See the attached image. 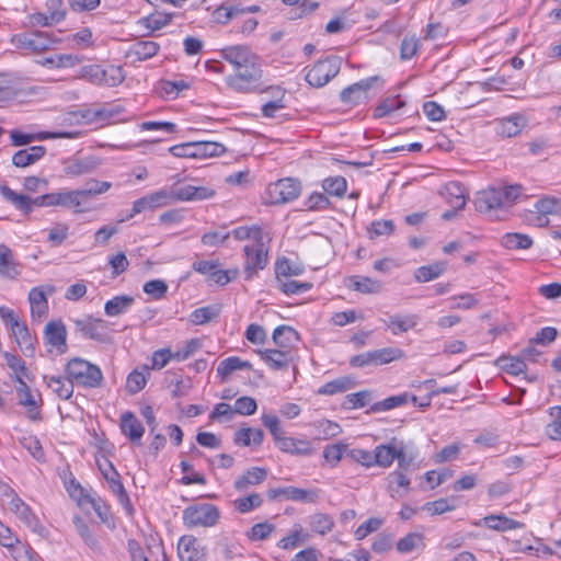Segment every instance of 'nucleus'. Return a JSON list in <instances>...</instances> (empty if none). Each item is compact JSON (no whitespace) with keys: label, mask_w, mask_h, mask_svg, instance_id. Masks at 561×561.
<instances>
[{"label":"nucleus","mask_w":561,"mask_h":561,"mask_svg":"<svg viewBox=\"0 0 561 561\" xmlns=\"http://www.w3.org/2000/svg\"><path fill=\"white\" fill-rule=\"evenodd\" d=\"M72 79H80L87 82L117 87L124 79L125 75L121 66L110 65L102 68L96 64L84 61L82 57L72 55Z\"/></svg>","instance_id":"f257e3e1"},{"label":"nucleus","mask_w":561,"mask_h":561,"mask_svg":"<svg viewBox=\"0 0 561 561\" xmlns=\"http://www.w3.org/2000/svg\"><path fill=\"white\" fill-rule=\"evenodd\" d=\"M519 184L489 187L477 193L474 206L479 213L491 214L494 210L507 209L522 194Z\"/></svg>","instance_id":"f03ea898"},{"label":"nucleus","mask_w":561,"mask_h":561,"mask_svg":"<svg viewBox=\"0 0 561 561\" xmlns=\"http://www.w3.org/2000/svg\"><path fill=\"white\" fill-rule=\"evenodd\" d=\"M261 422L268 430L275 445L280 451L304 457L312 455L313 447L311 442L306 438L286 436L277 415L263 413L261 415Z\"/></svg>","instance_id":"7ed1b4c3"},{"label":"nucleus","mask_w":561,"mask_h":561,"mask_svg":"<svg viewBox=\"0 0 561 561\" xmlns=\"http://www.w3.org/2000/svg\"><path fill=\"white\" fill-rule=\"evenodd\" d=\"M262 70L257 56L250 59L234 69L232 75L226 77L225 81L228 88L236 92L248 93L252 91L255 83L261 79Z\"/></svg>","instance_id":"20e7f679"},{"label":"nucleus","mask_w":561,"mask_h":561,"mask_svg":"<svg viewBox=\"0 0 561 561\" xmlns=\"http://www.w3.org/2000/svg\"><path fill=\"white\" fill-rule=\"evenodd\" d=\"M169 152L176 158L208 159L220 157L226 147L217 141H188L169 148Z\"/></svg>","instance_id":"39448f33"},{"label":"nucleus","mask_w":561,"mask_h":561,"mask_svg":"<svg viewBox=\"0 0 561 561\" xmlns=\"http://www.w3.org/2000/svg\"><path fill=\"white\" fill-rule=\"evenodd\" d=\"M111 187V182L89 180L82 188L72 191V213L81 214L95 210V196L107 192Z\"/></svg>","instance_id":"423d86ee"},{"label":"nucleus","mask_w":561,"mask_h":561,"mask_svg":"<svg viewBox=\"0 0 561 561\" xmlns=\"http://www.w3.org/2000/svg\"><path fill=\"white\" fill-rule=\"evenodd\" d=\"M72 500L87 516H90L91 513L94 512L103 523L107 522L110 515L108 507L100 497L95 496L91 489L83 488L73 478Z\"/></svg>","instance_id":"0eeeda50"},{"label":"nucleus","mask_w":561,"mask_h":561,"mask_svg":"<svg viewBox=\"0 0 561 561\" xmlns=\"http://www.w3.org/2000/svg\"><path fill=\"white\" fill-rule=\"evenodd\" d=\"M183 523L188 528L213 527L220 518L219 508L210 503H198L187 506L183 511Z\"/></svg>","instance_id":"6e6552de"},{"label":"nucleus","mask_w":561,"mask_h":561,"mask_svg":"<svg viewBox=\"0 0 561 561\" xmlns=\"http://www.w3.org/2000/svg\"><path fill=\"white\" fill-rule=\"evenodd\" d=\"M96 465L103 478L108 483V488L112 491V493L117 497L118 502L130 515L134 512V507L130 503L128 493L126 492L125 486L122 482L121 474L118 473L112 461L105 457H102L101 459H96Z\"/></svg>","instance_id":"1a4fd4ad"},{"label":"nucleus","mask_w":561,"mask_h":561,"mask_svg":"<svg viewBox=\"0 0 561 561\" xmlns=\"http://www.w3.org/2000/svg\"><path fill=\"white\" fill-rule=\"evenodd\" d=\"M103 381V373L94 365L80 357H72V385L93 389L99 388Z\"/></svg>","instance_id":"9d476101"},{"label":"nucleus","mask_w":561,"mask_h":561,"mask_svg":"<svg viewBox=\"0 0 561 561\" xmlns=\"http://www.w3.org/2000/svg\"><path fill=\"white\" fill-rule=\"evenodd\" d=\"M340 58L328 57L312 65L307 70L305 79L311 87L322 88L340 72Z\"/></svg>","instance_id":"9b49d317"},{"label":"nucleus","mask_w":561,"mask_h":561,"mask_svg":"<svg viewBox=\"0 0 561 561\" xmlns=\"http://www.w3.org/2000/svg\"><path fill=\"white\" fill-rule=\"evenodd\" d=\"M383 79L380 76H371L362 79L346 88L340 93L342 103L346 105H357L364 102L367 98V92L374 87L382 88Z\"/></svg>","instance_id":"f8f14e48"},{"label":"nucleus","mask_w":561,"mask_h":561,"mask_svg":"<svg viewBox=\"0 0 561 561\" xmlns=\"http://www.w3.org/2000/svg\"><path fill=\"white\" fill-rule=\"evenodd\" d=\"M299 181L290 178L280 179L266 187V196L271 204H285L295 201L300 194Z\"/></svg>","instance_id":"ddd939ff"},{"label":"nucleus","mask_w":561,"mask_h":561,"mask_svg":"<svg viewBox=\"0 0 561 561\" xmlns=\"http://www.w3.org/2000/svg\"><path fill=\"white\" fill-rule=\"evenodd\" d=\"M243 252L245 256L244 273L247 278L250 279L257 271L264 270L267 265L268 247L262 238L254 243L244 245Z\"/></svg>","instance_id":"4468645a"},{"label":"nucleus","mask_w":561,"mask_h":561,"mask_svg":"<svg viewBox=\"0 0 561 561\" xmlns=\"http://www.w3.org/2000/svg\"><path fill=\"white\" fill-rule=\"evenodd\" d=\"M9 510L32 531L45 536L47 530L41 524L38 517L34 514L32 508L18 495H14L10 503Z\"/></svg>","instance_id":"2eb2a0df"},{"label":"nucleus","mask_w":561,"mask_h":561,"mask_svg":"<svg viewBox=\"0 0 561 561\" xmlns=\"http://www.w3.org/2000/svg\"><path fill=\"white\" fill-rule=\"evenodd\" d=\"M27 381L23 380L15 385L16 398L19 404L26 409L27 417L36 421L41 417V394L36 390H32Z\"/></svg>","instance_id":"dca6fc26"},{"label":"nucleus","mask_w":561,"mask_h":561,"mask_svg":"<svg viewBox=\"0 0 561 561\" xmlns=\"http://www.w3.org/2000/svg\"><path fill=\"white\" fill-rule=\"evenodd\" d=\"M172 201V193L168 190H159L152 192L148 195H145L133 203L131 211L127 216V219L133 218L134 216L147 211L153 210L156 208H160L167 206Z\"/></svg>","instance_id":"f3484780"},{"label":"nucleus","mask_w":561,"mask_h":561,"mask_svg":"<svg viewBox=\"0 0 561 561\" xmlns=\"http://www.w3.org/2000/svg\"><path fill=\"white\" fill-rule=\"evenodd\" d=\"M0 194L4 201L25 214L31 213L35 207H46L44 195L31 198L24 194L14 192L7 185L0 186Z\"/></svg>","instance_id":"a211bd4d"},{"label":"nucleus","mask_w":561,"mask_h":561,"mask_svg":"<svg viewBox=\"0 0 561 561\" xmlns=\"http://www.w3.org/2000/svg\"><path fill=\"white\" fill-rule=\"evenodd\" d=\"M76 327L87 339L102 343L110 340L108 325L103 319L88 318L85 320H77Z\"/></svg>","instance_id":"6ab92c4d"},{"label":"nucleus","mask_w":561,"mask_h":561,"mask_svg":"<svg viewBox=\"0 0 561 561\" xmlns=\"http://www.w3.org/2000/svg\"><path fill=\"white\" fill-rule=\"evenodd\" d=\"M267 495L271 500L284 497L286 500L306 503H314L318 500V493L314 490H306L291 485L270 489Z\"/></svg>","instance_id":"aec40b11"},{"label":"nucleus","mask_w":561,"mask_h":561,"mask_svg":"<svg viewBox=\"0 0 561 561\" xmlns=\"http://www.w3.org/2000/svg\"><path fill=\"white\" fill-rule=\"evenodd\" d=\"M31 319L34 323L41 324L48 316V300L43 287H34L28 293Z\"/></svg>","instance_id":"412c9836"},{"label":"nucleus","mask_w":561,"mask_h":561,"mask_svg":"<svg viewBox=\"0 0 561 561\" xmlns=\"http://www.w3.org/2000/svg\"><path fill=\"white\" fill-rule=\"evenodd\" d=\"M46 343L56 350L57 354H64L67 351V329L60 321H50L45 327Z\"/></svg>","instance_id":"4be33fe9"},{"label":"nucleus","mask_w":561,"mask_h":561,"mask_svg":"<svg viewBox=\"0 0 561 561\" xmlns=\"http://www.w3.org/2000/svg\"><path fill=\"white\" fill-rule=\"evenodd\" d=\"M267 477V471L261 467H252L239 476L233 488L239 493L248 492L252 486L261 484Z\"/></svg>","instance_id":"5701e85b"},{"label":"nucleus","mask_w":561,"mask_h":561,"mask_svg":"<svg viewBox=\"0 0 561 561\" xmlns=\"http://www.w3.org/2000/svg\"><path fill=\"white\" fill-rule=\"evenodd\" d=\"M172 193V201H204L209 199L215 195V191L208 186H195L192 184H187L176 188L175 191H170Z\"/></svg>","instance_id":"b1692460"},{"label":"nucleus","mask_w":561,"mask_h":561,"mask_svg":"<svg viewBox=\"0 0 561 561\" xmlns=\"http://www.w3.org/2000/svg\"><path fill=\"white\" fill-rule=\"evenodd\" d=\"M178 556L181 561H203L204 550L193 536H182L178 542Z\"/></svg>","instance_id":"393cba45"},{"label":"nucleus","mask_w":561,"mask_h":561,"mask_svg":"<svg viewBox=\"0 0 561 561\" xmlns=\"http://www.w3.org/2000/svg\"><path fill=\"white\" fill-rule=\"evenodd\" d=\"M263 92L271 93L273 100L262 104L261 114L265 118H274L277 113L286 107L285 94L286 91L279 85L268 87Z\"/></svg>","instance_id":"a878e982"},{"label":"nucleus","mask_w":561,"mask_h":561,"mask_svg":"<svg viewBox=\"0 0 561 561\" xmlns=\"http://www.w3.org/2000/svg\"><path fill=\"white\" fill-rule=\"evenodd\" d=\"M119 427L122 433L133 443H139L145 433L144 425L130 411H126L121 415Z\"/></svg>","instance_id":"bb28decb"},{"label":"nucleus","mask_w":561,"mask_h":561,"mask_svg":"<svg viewBox=\"0 0 561 561\" xmlns=\"http://www.w3.org/2000/svg\"><path fill=\"white\" fill-rule=\"evenodd\" d=\"M440 195L451 208L462 209L466 206L467 196L461 183L450 181L444 185Z\"/></svg>","instance_id":"cd10ccee"},{"label":"nucleus","mask_w":561,"mask_h":561,"mask_svg":"<svg viewBox=\"0 0 561 561\" xmlns=\"http://www.w3.org/2000/svg\"><path fill=\"white\" fill-rule=\"evenodd\" d=\"M46 153L44 146H31L16 151L12 156V164L16 168H27L39 161Z\"/></svg>","instance_id":"c85d7f7f"},{"label":"nucleus","mask_w":561,"mask_h":561,"mask_svg":"<svg viewBox=\"0 0 561 561\" xmlns=\"http://www.w3.org/2000/svg\"><path fill=\"white\" fill-rule=\"evenodd\" d=\"M221 57L233 66L236 69L239 66H242L245 62H250V59L255 57L249 47L243 45H233L228 46L221 49Z\"/></svg>","instance_id":"c756f323"},{"label":"nucleus","mask_w":561,"mask_h":561,"mask_svg":"<svg viewBox=\"0 0 561 561\" xmlns=\"http://www.w3.org/2000/svg\"><path fill=\"white\" fill-rule=\"evenodd\" d=\"M20 274L19 263L12 250L0 243V277L13 279Z\"/></svg>","instance_id":"7c9ffc66"},{"label":"nucleus","mask_w":561,"mask_h":561,"mask_svg":"<svg viewBox=\"0 0 561 561\" xmlns=\"http://www.w3.org/2000/svg\"><path fill=\"white\" fill-rule=\"evenodd\" d=\"M398 439L393 438L388 444H381L374 449L375 466L380 468H389L398 457L397 453Z\"/></svg>","instance_id":"2f4dec72"},{"label":"nucleus","mask_w":561,"mask_h":561,"mask_svg":"<svg viewBox=\"0 0 561 561\" xmlns=\"http://www.w3.org/2000/svg\"><path fill=\"white\" fill-rule=\"evenodd\" d=\"M308 540L309 534L304 529L301 524L296 523L288 535L279 539L276 546L283 550H294Z\"/></svg>","instance_id":"473e14b6"},{"label":"nucleus","mask_w":561,"mask_h":561,"mask_svg":"<svg viewBox=\"0 0 561 561\" xmlns=\"http://www.w3.org/2000/svg\"><path fill=\"white\" fill-rule=\"evenodd\" d=\"M11 333L15 339L16 344L20 350L27 356H32L34 354L35 347L34 342L35 339L32 336L27 325L25 322H20L14 328H12Z\"/></svg>","instance_id":"72a5a7b5"},{"label":"nucleus","mask_w":561,"mask_h":561,"mask_svg":"<svg viewBox=\"0 0 561 561\" xmlns=\"http://www.w3.org/2000/svg\"><path fill=\"white\" fill-rule=\"evenodd\" d=\"M309 425L313 428V437L317 440H328L342 433V428L339 423L327 419L311 422Z\"/></svg>","instance_id":"f704fd0d"},{"label":"nucleus","mask_w":561,"mask_h":561,"mask_svg":"<svg viewBox=\"0 0 561 561\" xmlns=\"http://www.w3.org/2000/svg\"><path fill=\"white\" fill-rule=\"evenodd\" d=\"M347 287L362 294L371 295L380 293L382 284L380 280L367 276L354 275L348 278Z\"/></svg>","instance_id":"c9c22d12"},{"label":"nucleus","mask_w":561,"mask_h":561,"mask_svg":"<svg viewBox=\"0 0 561 561\" xmlns=\"http://www.w3.org/2000/svg\"><path fill=\"white\" fill-rule=\"evenodd\" d=\"M264 433L261 428L241 427L234 433L233 443L238 446H261Z\"/></svg>","instance_id":"e433bc0d"},{"label":"nucleus","mask_w":561,"mask_h":561,"mask_svg":"<svg viewBox=\"0 0 561 561\" xmlns=\"http://www.w3.org/2000/svg\"><path fill=\"white\" fill-rule=\"evenodd\" d=\"M387 482L388 491L393 499H400L409 491L410 479L400 470L390 472Z\"/></svg>","instance_id":"4c0bfd02"},{"label":"nucleus","mask_w":561,"mask_h":561,"mask_svg":"<svg viewBox=\"0 0 561 561\" xmlns=\"http://www.w3.org/2000/svg\"><path fill=\"white\" fill-rule=\"evenodd\" d=\"M135 302V298L128 295L114 296L104 305V312L108 317H117L127 312Z\"/></svg>","instance_id":"58836bf2"},{"label":"nucleus","mask_w":561,"mask_h":561,"mask_svg":"<svg viewBox=\"0 0 561 561\" xmlns=\"http://www.w3.org/2000/svg\"><path fill=\"white\" fill-rule=\"evenodd\" d=\"M419 322V317L416 314H396L389 318L387 322V328L391 331L393 335H399L401 333L408 332L412 330Z\"/></svg>","instance_id":"ea45409f"},{"label":"nucleus","mask_w":561,"mask_h":561,"mask_svg":"<svg viewBox=\"0 0 561 561\" xmlns=\"http://www.w3.org/2000/svg\"><path fill=\"white\" fill-rule=\"evenodd\" d=\"M299 336L295 329L288 325H278L273 332V341L280 350L287 351L298 342Z\"/></svg>","instance_id":"a19ab883"},{"label":"nucleus","mask_w":561,"mask_h":561,"mask_svg":"<svg viewBox=\"0 0 561 561\" xmlns=\"http://www.w3.org/2000/svg\"><path fill=\"white\" fill-rule=\"evenodd\" d=\"M122 113L123 107L121 105L95 106L98 127L102 128L106 125L119 122V115Z\"/></svg>","instance_id":"79ce46f5"},{"label":"nucleus","mask_w":561,"mask_h":561,"mask_svg":"<svg viewBox=\"0 0 561 561\" xmlns=\"http://www.w3.org/2000/svg\"><path fill=\"white\" fill-rule=\"evenodd\" d=\"M160 45L153 41H137L129 48V56L137 60H147L158 54Z\"/></svg>","instance_id":"37998d69"},{"label":"nucleus","mask_w":561,"mask_h":561,"mask_svg":"<svg viewBox=\"0 0 561 561\" xmlns=\"http://www.w3.org/2000/svg\"><path fill=\"white\" fill-rule=\"evenodd\" d=\"M396 548L400 553H410L425 548V537L421 533H409L398 540Z\"/></svg>","instance_id":"c03bdc74"},{"label":"nucleus","mask_w":561,"mask_h":561,"mask_svg":"<svg viewBox=\"0 0 561 561\" xmlns=\"http://www.w3.org/2000/svg\"><path fill=\"white\" fill-rule=\"evenodd\" d=\"M4 364L11 369V377L18 382L30 380V374L23 359L5 352L3 354Z\"/></svg>","instance_id":"a18cd8bd"},{"label":"nucleus","mask_w":561,"mask_h":561,"mask_svg":"<svg viewBox=\"0 0 561 561\" xmlns=\"http://www.w3.org/2000/svg\"><path fill=\"white\" fill-rule=\"evenodd\" d=\"M404 106L405 101L400 95L387 96L374 108V117H387Z\"/></svg>","instance_id":"49530a36"},{"label":"nucleus","mask_w":561,"mask_h":561,"mask_svg":"<svg viewBox=\"0 0 561 561\" xmlns=\"http://www.w3.org/2000/svg\"><path fill=\"white\" fill-rule=\"evenodd\" d=\"M263 496L259 493H250L233 500L232 505L240 514H249L263 505Z\"/></svg>","instance_id":"de8ad7c7"},{"label":"nucleus","mask_w":561,"mask_h":561,"mask_svg":"<svg viewBox=\"0 0 561 561\" xmlns=\"http://www.w3.org/2000/svg\"><path fill=\"white\" fill-rule=\"evenodd\" d=\"M87 126L90 129H98L95 105L81 106L72 111V125Z\"/></svg>","instance_id":"09e8293b"},{"label":"nucleus","mask_w":561,"mask_h":561,"mask_svg":"<svg viewBox=\"0 0 561 561\" xmlns=\"http://www.w3.org/2000/svg\"><path fill=\"white\" fill-rule=\"evenodd\" d=\"M334 525V518L329 514L319 512L309 516V526L314 534L324 536L332 531Z\"/></svg>","instance_id":"8fccbe9b"},{"label":"nucleus","mask_w":561,"mask_h":561,"mask_svg":"<svg viewBox=\"0 0 561 561\" xmlns=\"http://www.w3.org/2000/svg\"><path fill=\"white\" fill-rule=\"evenodd\" d=\"M56 136V134L50 133H23L19 129H12L10 131L11 144L15 147L26 146L33 141L55 138Z\"/></svg>","instance_id":"3c124183"},{"label":"nucleus","mask_w":561,"mask_h":561,"mask_svg":"<svg viewBox=\"0 0 561 561\" xmlns=\"http://www.w3.org/2000/svg\"><path fill=\"white\" fill-rule=\"evenodd\" d=\"M501 245L507 250H526L533 245V239L525 233L507 232L501 238Z\"/></svg>","instance_id":"603ef678"},{"label":"nucleus","mask_w":561,"mask_h":561,"mask_svg":"<svg viewBox=\"0 0 561 561\" xmlns=\"http://www.w3.org/2000/svg\"><path fill=\"white\" fill-rule=\"evenodd\" d=\"M446 270V263L436 262L431 265H423L415 270L414 277L419 283H427L438 278Z\"/></svg>","instance_id":"864d4df0"},{"label":"nucleus","mask_w":561,"mask_h":561,"mask_svg":"<svg viewBox=\"0 0 561 561\" xmlns=\"http://www.w3.org/2000/svg\"><path fill=\"white\" fill-rule=\"evenodd\" d=\"M550 421L545 426V434L552 440H561V405L548 410Z\"/></svg>","instance_id":"5fc2aeb1"},{"label":"nucleus","mask_w":561,"mask_h":561,"mask_svg":"<svg viewBox=\"0 0 561 561\" xmlns=\"http://www.w3.org/2000/svg\"><path fill=\"white\" fill-rule=\"evenodd\" d=\"M259 353L262 359L273 369H283L288 366V351L264 350Z\"/></svg>","instance_id":"6e6d98bb"},{"label":"nucleus","mask_w":561,"mask_h":561,"mask_svg":"<svg viewBox=\"0 0 561 561\" xmlns=\"http://www.w3.org/2000/svg\"><path fill=\"white\" fill-rule=\"evenodd\" d=\"M148 367L145 366L141 369L131 370L126 379V391L130 394L138 393L147 385Z\"/></svg>","instance_id":"4d7b16f0"},{"label":"nucleus","mask_w":561,"mask_h":561,"mask_svg":"<svg viewBox=\"0 0 561 561\" xmlns=\"http://www.w3.org/2000/svg\"><path fill=\"white\" fill-rule=\"evenodd\" d=\"M354 387V381L350 377L336 378L322 385L318 389V393L322 396H333L336 393L345 392Z\"/></svg>","instance_id":"13d9d810"},{"label":"nucleus","mask_w":561,"mask_h":561,"mask_svg":"<svg viewBox=\"0 0 561 561\" xmlns=\"http://www.w3.org/2000/svg\"><path fill=\"white\" fill-rule=\"evenodd\" d=\"M410 394L409 393H400L396 396L388 397L381 401H377L370 407V411L374 413L386 412L392 409L402 407L409 402Z\"/></svg>","instance_id":"bf43d9fd"},{"label":"nucleus","mask_w":561,"mask_h":561,"mask_svg":"<svg viewBox=\"0 0 561 561\" xmlns=\"http://www.w3.org/2000/svg\"><path fill=\"white\" fill-rule=\"evenodd\" d=\"M370 353L375 366L386 365L391 362L401 359L404 356L403 351L398 347H383L370 351Z\"/></svg>","instance_id":"052dcab7"},{"label":"nucleus","mask_w":561,"mask_h":561,"mask_svg":"<svg viewBox=\"0 0 561 561\" xmlns=\"http://www.w3.org/2000/svg\"><path fill=\"white\" fill-rule=\"evenodd\" d=\"M219 313L220 307L217 305L201 307L190 314V321L195 325H202L217 318Z\"/></svg>","instance_id":"680f3d73"},{"label":"nucleus","mask_w":561,"mask_h":561,"mask_svg":"<svg viewBox=\"0 0 561 561\" xmlns=\"http://www.w3.org/2000/svg\"><path fill=\"white\" fill-rule=\"evenodd\" d=\"M251 368V364L249 362H244L237 356L228 357L221 360L217 367V374L222 379L227 378L231 373L241 369Z\"/></svg>","instance_id":"e2e57ef3"},{"label":"nucleus","mask_w":561,"mask_h":561,"mask_svg":"<svg viewBox=\"0 0 561 561\" xmlns=\"http://www.w3.org/2000/svg\"><path fill=\"white\" fill-rule=\"evenodd\" d=\"M20 42L23 46L35 51L45 50L50 45V41L45 36L43 32L24 34L20 37Z\"/></svg>","instance_id":"0e129e2a"},{"label":"nucleus","mask_w":561,"mask_h":561,"mask_svg":"<svg viewBox=\"0 0 561 561\" xmlns=\"http://www.w3.org/2000/svg\"><path fill=\"white\" fill-rule=\"evenodd\" d=\"M396 457L398 467L401 470H408L417 457V451L413 447L407 446L402 440H398Z\"/></svg>","instance_id":"69168bd1"},{"label":"nucleus","mask_w":561,"mask_h":561,"mask_svg":"<svg viewBox=\"0 0 561 561\" xmlns=\"http://www.w3.org/2000/svg\"><path fill=\"white\" fill-rule=\"evenodd\" d=\"M323 191L330 195L335 197H343L347 190V182L343 176H330L322 181Z\"/></svg>","instance_id":"338daca9"},{"label":"nucleus","mask_w":561,"mask_h":561,"mask_svg":"<svg viewBox=\"0 0 561 561\" xmlns=\"http://www.w3.org/2000/svg\"><path fill=\"white\" fill-rule=\"evenodd\" d=\"M535 208L545 216L561 214V197L545 196L535 203Z\"/></svg>","instance_id":"774afa93"}]
</instances>
